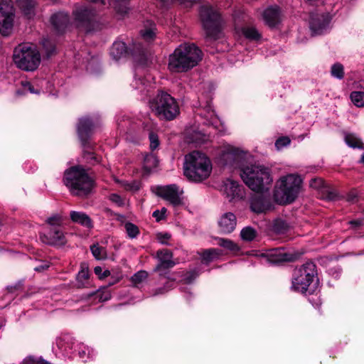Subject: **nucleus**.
I'll return each mask as SVG.
<instances>
[{
	"instance_id": "f257e3e1",
	"label": "nucleus",
	"mask_w": 364,
	"mask_h": 364,
	"mask_svg": "<svg viewBox=\"0 0 364 364\" xmlns=\"http://www.w3.org/2000/svg\"><path fill=\"white\" fill-rule=\"evenodd\" d=\"M202 59L201 50L193 43H183L168 56V69L173 73L187 72Z\"/></svg>"
},
{
	"instance_id": "f03ea898",
	"label": "nucleus",
	"mask_w": 364,
	"mask_h": 364,
	"mask_svg": "<svg viewBox=\"0 0 364 364\" xmlns=\"http://www.w3.org/2000/svg\"><path fill=\"white\" fill-rule=\"evenodd\" d=\"M184 175L191 181L200 182L212 172V163L203 152L193 151L185 156Z\"/></svg>"
},
{
	"instance_id": "7ed1b4c3",
	"label": "nucleus",
	"mask_w": 364,
	"mask_h": 364,
	"mask_svg": "<svg viewBox=\"0 0 364 364\" xmlns=\"http://www.w3.org/2000/svg\"><path fill=\"white\" fill-rule=\"evenodd\" d=\"M240 176L251 190L258 193L269 190L273 181L269 168L260 164H251L243 167Z\"/></svg>"
},
{
	"instance_id": "20e7f679",
	"label": "nucleus",
	"mask_w": 364,
	"mask_h": 364,
	"mask_svg": "<svg viewBox=\"0 0 364 364\" xmlns=\"http://www.w3.org/2000/svg\"><path fill=\"white\" fill-rule=\"evenodd\" d=\"M63 183L70 193L78 196H87L93 187L94 181L81 166H73L64 173Z\"/></svg>"
},
{
	"instance_id": "39448f33",
	"label": "nucleus",
	"mask_w": 364,
	"mask_h": 364,
	"mask_svg": "<svg viewBox=\"0 0 364 364\" xmlns=\"http://www.w3.org/2000/svg\"><path fill=\"white\" fill-rule=\"evenodd\" d=\"M300 176L290 173L282 176L277 182L274 198L279 204H289L298 197L302 187Z\"/></svg>"
},
{
	"instance_id": "423d86ee",
	"label": "nucleus",
	"mask_w": 364,
	"mask_h": 364,
	"mask_svg": "<svg viewBox=\"0 0 364 364\" xmlns=\"http://www.w3.org/2000/svg\"><path fill=\"white\" fill-rule=\"evenodd\" d=\"M13 60L19 69L24 71H34L40 65L41 57L36 46L24 43L14 48Z\"/></svg>"
},
{
	"instance_id": "0eeeda50",
	"label": "nucleus",
	"mask_w": 364,
	"mask_h": 364,
	"mask_svg": "<svg viewBox=\"0 0 364 364\" xmlns=\"http://www.w3.org/2000/svg\"><path fill=\"white\" fill-rule=\"evenodd\" d=\"M316 267L313 262H306L302 265L295 273L292 279L291 289L297 292L306 293L312 290L318 283Z\"/></svg>"
},
{
	"instance_id": "6e6552de",
	"label": "nucleus",
	"mask_w": 364,
	"mask_h": 364,
	"mask_svg": "<svg viewBox=\"0 0 364 364\" xmlns=\"http://www.w3.org/2000/svg\"><path fill=\"white\" fill-rule=\"evenodd\" d=\"M150 107L161 119L171 120L179 113L178 105L175 99L169 94L159 92L150 101Z\"/></svg>"
},
{
	"instance_id": "1a4fd4ad",
	"label": "nucleus",
	"mask_w": 364,
	"mask_h": 364,
	"mask_svg": "<svg viewBox=\"0 0 364 364\" xmlns=\"http://www.w3.org/2000/svg\"><path fill=\"white\" fill-rule=\"evenodd\" d=\"M200 16L207 37L213 39L218 38L221 30L219 14L212 7L202 6L200 10Z\"/></svg>"
},
{
	"instance_id": "9d476101",
	"label": "nucleus",
	"mask_w": 364,
	"mask_h": 364,
	"mask_svg": "<svg viewBox=\"0 0 364 364\" xmlns=\"http://www.w3.org/2000/svg\"><path fill=\"white\" fill-rule=\"evenodd\" d=\"M14 9L11 0H0V32L8 36L12 29Z\"/></svg>"
},
{
	"instance_id": "9b49d317",
	"label": "nucleus",
	"mask_w": 364,
	"mask_h": 364,
	"mask_svg": "<svg viewBox=\"0 0 364 364\" xmlns=\"http://www.w3.org/2000/svg\"><path fill=\"white\" fill-rule=\"evenodd\" d=\"M154 192L157 196L168 200L173 205H178L181 203V196L183 191H180L175 184L156 186Z\"/></svg>"
},
{
	"instance_id": "f8f14e48",
	"label": "nucleus",
	"mask_w": 364,
	"mask_h": 364,
	"mask_svg": "<svg viewBox=\"0 0 364 364\" xmlns=\"http://www.w3.org/2000/svg\"><path fill=\"white\" fill-rule=\"evenodd\" d=\"M247 152L230 145L224 146L219 155V161L223 165H232L243 159Z\"/></svg>"
},
{
	"instance_id": "ddd939ff",
	"label": "nucleus",
	"mask_w": 364,
	"mask_h": 364,
	"mask_svg": "<svg viewBox=\"0 0 364 364\" xmlns=\"http://www.w3.org/2000/svg\"><path fill=\"white\" fill-rule=\"evenodd\" d=\"M220 191L230 201L242 199L245 196L243 188L232 178H227L223 182Z\"/></svg>"
},
{
	"instance_id": "4468645a",
	"label": "nucleus",
	"mask_w": 364,
	"mask_h": 364,
	"mask_svg": "<svg viewBox=\"0 0 364 364\" xmlns=\"http://www.w3.org/2000/svg\"><path fill=\"white\" fill-rule=\"evenodd\" d=\"M41 240L48 245H60L65 242L64 234L60 228L43 227Z\"/></svg>"
},
{
	"instance_id": "2eb2a0df",
	"label": "nucleus",
	"mask_w": 364,
	"mask_h": 364,
	"mask_svg": "<svg viewBox=\"0 0 364 364\" xmlns=\"http://www.w3.org/2000/svg\"><path fill=\"white\" fill-rule=\"evenodd\" d=\"M330 17L328 14H312L309 22L313 35L322 34L328 28Z\"/></svg>"
},
{
	"instance_id": "dca6fc26",
	"label": "nucleus",
	"mask_w": 364,
	"mask_h": 364,
	"mask_svg": "<svg viewBox=\"0 0 364 364\" xmlns=\"http://www.w3.org/2000/svg\"><path fill=\"white\" fill-rule=\"evenodd\" d=\"M75 18L79 26L87 27L95 18V12L86 6L77 7L74 11Z\"/></svg>"
},
{
	"instance_id": "f3484780",
	"label": "nucleus",
	"mask_w": 364,
	"mask_h": 364,
	"mask_svg": "<svg viewBox=\"0 0 364 364\" xmlns=\"http://www.w3.org/2000/svg\"><path fill=\"white\" fill-rule=\"evenodd\" d=\"M262 18L269 27L277 26L281 21V12L278 6H269L262 12Z\"/></svg>"
},
{
	"instance_id": "a211bd4d",
	"label": "nucleus",
	"mask_w": 364,
	"mask_h": 364,
	"mask_svg": "<svg viewBox=\"0 0 364 364\" xmlns=\"http://www.w3.org/2000/svg\"><path fill=\"white\" fill-rule=\"evenodd\" d=\"M236 217L232 213H224L218 221L220 232L224 234L232 232L236 227Z\"/></svg>"
},
{
	"instance_id": "6ab92c4d",
	"label": "nucleus",
	"mask_w": 364,
	"mask_h": 364,
	"mask_svg": "<svg viewBox=\"0 0 364 364\" xmlns=\"http://www.w3.org/2000/svg\"><path fill=\"white\" fill-rule=\"evenodd\" d=\"M251 210L257 213H265L271 209L269 200L262 196H254L250 200Z\"/></svg>"
},
{
	"instance_id": "aec40b11",
	"label": "nucleus",
	"mask_w": 364,
	"mask_h": 364,
	"mask_svg": "<svg viewBox=\"0 0 364 364\" xmlns=\"http://www.w3.org/2000/svg\"><path fill=\"white\" fill-rule=\"evenodd\" d=\"M157 257L159 262L155 269L156 271L169 269L176 264V263L173 261V254L168 250H162L158 251Z\"/></svg>"
},
{
	"instance_id": "412c9836",
	"label": "nucleus",
	"mask_w": 364,
	"mask_h": 364,
	"mask_svg": "<svg viewBox=\"0 0 364 364\" xmlns=\"http://www.w3.org/2000/svg\"><path fill=\"white\" fill-rule=\"evenodd\" d=\"M71 220L87 228H92V221L91 218L85 213L81 211L72 210L70 213Z\"/></svg>"
},
{
	"instance_id": "4be33fe9",
	"label": "nucleus",
	"mask_w": 364,
	"mask_h": 364,
	"mask_svg": "<svg viewBox=\"0 0 364 364\" xmlns=\"http://www.w3.org/2000/svg\"><path fill=\"white\" fill-rule=\"evenodd\" d=\"M50 22L58 31H61L68 24L69 17L65 12H58L51 16Z\"/></svg>"
},
{
	"instance_id": "5701e85b",
	"label": "nucleus",
	"mask_w": 364,
	"mask_h": 364,
	"mask_svg": "<svg viewBox=\"0 0 364 364\" xmlns=\"http://www.w3.org/2000/svg\"><path fill=\"white\" fill-rule=\"evenodd\" d=\"M271 261L274 263L291 262L296 258L291 253L286 252L282 248L275 249L270 254Z\"/></svg>"
},
{
	"instance_id": "b1692460",
	"label": "nucleus",
	"mask_w": 364,
	"mask_h": 364,
	"mask_svg": "<svg viewBox=\"0 0 364 364\" xmlns=\"http://www.w3.org/2000/svg\"><path fill=\"white\" fill-rule=\"evenodd\" d=\"M93 127L92 122L88 117L81 118L77 125V132L81 140H85L90 133Z\"/></svg>"
},
{
	"instance_id": "393cba45",
	"label": "nucleus",
	"mask_w": 364,
	"mask_h": 364,
	"mask_svg": "<svg viewBox=\"0 0 364 364\" xmlns=\"http://www.w3.org/2000/svg\"><path fill=\"white\" fill-rule=\"evenodd\" d=\"M127 48L124 42L122 41H115L111 48L110 55L113 59L118 60L126 56Z\"/></svg>"
},
{
	"instance_id": "a878e982",
	"label": "nucleus",
	"mask_w": 364,
	"mask_h": 364,
	"mask_svg": "<svg viewBox=\"0 0 364 364\" xmlns=\"http://www.w3.org/2000/svg\"><path fill=\"white\" fill-rule=\"evenodd\" d=\"M199 254L201 257L202 262L208 264L218 258L222 255V252L219 249L210 248L205 250Z\"/></svg>"
},
{
	"instance_id": "bb28decb",
	"label": "nucleus",
	"mask_w": 364,
	"mask_h": 364,
	"mask_svg": "<svg viewBox=\"0 0 364 364\" xmlns=\"http://www.w3.org/2000/svg\"><path fill=\"white\" fill-rule=\"evenodd\" d=\"M18 4L28 18H30L34 15L35 1L33 0H18Z\"/></svg>"
},
{
	"instance_id": "cd10ccee",
	"label": "nucleus",
	"mask_w": 364,
	"mask_h": 364,
	"mask_svg": "<svg viewBox=\"0 0 364 364\" xmlns=\"http://www.w3.org/2000/svg\"><path fill=\"white\" fill-rule=\"evenodd\" d=\"M344 140L346 144L352 148H363V142L359 138L354 134L346 133L344 136Z\"/></svg>"
},
{
	"instance_id": "c85d7f7f",
	"label": "nucleus",
	"mask_w": 364,
	"mask_h": 364,
	"mask_svg": "<svg viewBox=\"0 0 364 364\" xmlns=\"http://www.w3.org/2000/svg\"><path fill=\"white\" fill-rule=\"evenodd\" d=\"M129 0H110V5L117 13L126 14L129 9L128 4Z\"/></svg>"
},
{
	"instance_id": "c756f323",
	"label": "nucleus",
	"mask_w": 364,
	"mask_h": 364,
	"mask_svg": "<svg viewBox=\"0 0 364 364\" xmlns=\"http://www.w3.org/2000/svg\"><path fill=\"white\" fill-rule=\"evenodd\" d=\"M46 222V224L44 227L60 228L63 222V218L60 214H53L48 217Z\"/></svg>"
},
{
	"instance_id": "7c9ffc66",
	"label": "nucleus",
	"mask_w": 364,
	"mask_h": 364,
	"mask_svg": "<svg viewBox=\"0 0 364 364\" xmlns=\"http://www.w3.org/2000/svg\"><path fill=\"white\" fill-rule=\"evenodd\" d=\"M148 278V272L144 270H140L136 272L132 277L131 282L133 286L138 287Z\"/></svg>"
},
{
	"instance_id": "2f4dec72",
	"label": "nucleus",
	"mask_w": 364,
	"mask_h": 364,
	"mask_svg": "<svg viewBox=\"0 0 364 364\" xmlns=\"http://www.w3.org/2000/svg\"><path fill=\"white\" fill-rule=\"evenodd\" d=\"M158 165V159L155 155L150 154L145 156L144 159V168L146 171H151Z\"/></svg>"
},
{
	"instance_id": "473e14b6",
	"label": "nucleus",
	"mask_w": 364,
	"mask_h": 364,
	"mask_svg": "<svg viewBox=\"0 0 364 364\" xmlns=\"http://www.w3.org/2000/svg\"><path fill=\"white\" fill-rule=\"evenodd\" d=\"M290 226L284 220L279 218L274 221L272 229L277 233H283L289 229Z\"/></svg>"
},
{
	"instance_id": "72a5a7b5",
	"label": "nucleus",
	"mask_w": 364,
	"mask_h": 364,
	"mask_svg": "<svg viewBox=\"0 0 364 364\" xmlns=\"http://www.w3.org/2000/svg\"><path fill=\"white\" fill-rule=\"evenodd\" d=\"M90 250L94 257L97 259H104L107 257L106 250L99 246L98 244L93 245L90 247Z\"/></svg>"
},
{
	"instance_id": "f704fd0d",
	"label": "nucleus",
	"mask_w": 364,
	"mask_h": 364,
	"mask_svg": "<svg viewBox=\"0 0 364 364\" xmlns=\"http://www.w3.org/2000/svg\"><path fill=\"white\" fill-rule=\"evenodd\" d=\"M352 102L358 107H364V92L359 91L352 92L350 94Z\"/></svg>"
},
{
	"instance_id": "c9c22d12",
	"label": "nucleus",
	"mask_w": 364,
	"mask_h": 364,
	"mask_svg": "<svg viewBox=\"0 0 364 364\" xmlns=\"http://www.w3.org/2000/svg\"><path fill=\"white\" fill-rule=\"evenodd\" d=\"M256 235V230L251 227H245L240 232V237L245 241H252Z\"/></svg>"
},
{
	"instance_id": "e433bc0d",
	"label": "nucleus",
	"mask_w": 364,
	"mask_h": 364,
	"mask_svg": "<svg viewBox=\"0 0 364 364\" xmlns=\"http://www.w3.org/2000/svg\"><path fill=\"white\" fill-rule=\"evenodd\" d=\"M124 228L128 237L131 239L136 238L139 235L138 227L132 223H126L124 224Z\"/></svg>"
},
{
	"instance_id": "4c0bfd02",
	"label": "nucleus",
	"mask_w": 364,
	"mask_h": 364,
	"mask_svg": "<svg viewBox=\"0 0 364 364\" xmlns=\"http://www.w3.org/2000/svg\"><path fill=\"white\" fill-rule=\"evenodd\" d=\"M150 27L141 30L140 33L142 38L146 41H152L155 37V26L151 23H149Z\"/></svg>"
},
{
	"instance_id": "58836bf2",
	"label": "nucleus",
	"mask_w": 364,
	"mask_h": 364,
	"mask_svg": "<svg viewBox=\"0 0 364 364\" xmlns=\"http://www.w3.org/2000/svg\"><path fill=\"white\" fill-rule=\"evenodd\" d=\"M218 244L227 250H229L230 251H237L239 250L238 246L230 240L225 238H218Z\"/></svg>"
},
{
	"instance_id": "ea45409f",
	"label": "nucleus",
	"mask_w": 364,
	"mask_h": 364,
	"mask_svg": "<svg viewBox=\"0 0 364 364\" xmlns=\"http://www.w3.org/2000/svg\"><path fill=\"white\" fill-rule=\"evenodd\" d=\"M243 35L248 39L257 40L260 37L258 31L253 27H247L242 29Z\"/></svg>"
},
{
	"instance_id": "a19ab883",
	"label": "nucleus",
	"mask_w": 364,
	"mask_h": 364,
	"mask_svg": "<svg viewBox=\"0 0 364 364\" xmlns=\"http://www.w3.org/2000/svg\"><path fill=\"white\" fill-rule=\"evenodd\" d=\"M331 73L333 77L342 79L344 75L343 66L340 63H335L331 67Z\"/></svg>"
},
{
	"instance_id": "79ce46f5",
	"label": "nucleus",
	"mask_w": 364,
	"mask_h": 364,
	"mask_svg": "<svg viewBox=\"0 0 364 364\" xmlns=\"http://www.w3.org/2000/svg\"><path fill=\"white\" fill-rule=\"evenodd\" d=\"M89 278V269L87 267H82L81 270L78 272L77 279L82 286H84V282L87 281Z\"/></svg>"
},
{
	"instance_id": "37998d69",
	"label": "nucleus",
	"mask_w": 364,
	"mask_h": 364,
	"mask_svg": "<svg viewBox=\"0 0 364 364\" xmlns=\"http://www.w3.org/2000/svg\"><path fill=\"white\" fill-rule=\"evenodd\" d=\"M123 186L126 190L131 191H137L141 188V183L136 181H133L132 182H124Z\"/></svg>"
},
{
	"instance_id": "c03bdc74",
	"label": "nucleus",
	"mask_w": 364,
	"mask_h": 364,
	"mask_svg": "<svg viewBox=\"0 0 364 364\" xmlns=\"http://www.w3.org/2000/svg\"><path fill=\"white\" fill-rule=\"evenodd\" d=\"M291 141L289 137L283 136L279 138L275 142V146L277 149H282L284 147L288 146L290 144Z\"/></svg>"
},
{
	"instance_id": "a18cd8bd",
	"label": "nucleus",
	"mask_w": 364,
	"mask_h": 364,
	"mask_svg": "<svg viewBox=\"0 0 364 364\" xmlns=\"http://www.w3.org/2000/svg\"><path fill=\"white\" fill-rule=\"evenodd\" d=\"M150 148L152 150L156 149L159 145V137L156 134L151 133L149 134Z\"/></svg>"
},
{
	"instance_id": "49530a36",
	"label": "nucleus",
	"mask_w": 364,
	"mask_h": 364,
	"mask_svg": "<svg viewBox=\"0 0 364 364\" xmlns=\"http://www.w3.org/2000/svg\"><path fill=\"white\" fill-rule=\"evenodd\" d=\"M21 85L24 89V90L29 91L31 93L33 94H39L41 90H35L33 87V85L28 81H23L21 82Z\"/></svg>"
},
{
	"instance_id": "de8ad7c7",
	"label": "nucleus",
	"mask_w": 364,
	"mask_h": 364,
	"mask_svg": "<svg viewBox=\"0 0 364 364\" xmlns=\"http://www.w3.org/2000/svg\"><path fill=\"white\" fill-rule=\"evenodd\" d=\"M323 183L324 182L321 178H314L310 181V186L316 189H319L323 186Z\"/></svg>"
},
{
	"instance_id": "09e8293b",
	"label": "nucleus",
	"mask_w": 364,
	"mask_h": 364,
	"mask_svg": "<svg viewBox=\"0 0 364 364\" xmlns=\"http://www.w3.org/2000/svg\"><path fill=\"white\" fill-rule=\"evenodd\" d=\"M171 238V235L168 233H159L157 235V240L163 245H168V241Z\"/></svg>"
},
{
	"instance_id": "8fccbe9b",
	"label": "nucleus",
	"mask_w": 364,
	"mask_h": 364,
	"mask_svg": "<svg viewBox=\"0 0 364 364\" xmlns=\"http://www.w3.org/2000/svg\"><path fill=\"white\" fill-rule=\"evenodd\" d=\"M109 198L112 202L116 203L119 206H121L124 204L123 199L121 198L120 196L116 193L111 194Z\"/></svg>"
},
{
	"instance_id": "3c124183",
	"label": "nucleus",
	"mask_w": 364,
	"mask_h": 364,
	"mask_svg": "<svg viewBox=\"0 0 364 364\" xmlns=\"http://www.w3.org/2000/svg\"><path fill=\"white\" fill-rule=\"evenodd\" d=\"M166 209L163 208L161 210H156L153 213V217H154L156 221H159L165 218V213Z\"/></svg>"
},
{
	"instance_id": "603ef678",
	"label": "nucleus",
	"mask_w": 364,
	"mask_h": 364,
	"mask_svg": "<svg viewBox=\"0 0 364 364\" xmlns=\"http://www.w3.org/2000/svg\"><path fill=\"white\" fill-rule=\"evenodd\" d=\"M135 89L139 90L140 91H143V87H146L145 82H143L141 79H135L134 84L133 85Z\"/></svg>"
},
{
	"instance_id": "864d4df0",
	"label": "nucleus",
	"mask_w": 364,
	"mask_h": 364,
	"mask_svg": "<svg viewBox=\"0 0 364 364\" xmlns=\"http://www.w3.org/2000/svg\"><path fill=\"white\" fill-rule=\"evenodd\" d=\"M21 364H38V359H36L32 356L26 357Z\"/></svg>"
},
{
	"instance_id": "5fc2aeb1",
	"label": "nucleus",
	"mask_w": 364,
	"mask_h": 364,
	"mask_svg": "<svg viewBox=\"0 0 364 364\" xmlns=\"http://www.w3.org/2000/svg\"><path fill=\"white\" fill-rule=\"evenodd\" d=\"M357 198H358V193L355 191H350L347 195V200L349 202H351V203H354L356 200Z\"/></svg>"
},
{
	"instance_id": "6e6d98bb",
	"label": "nucleus",
	"mask_w": 364,
	"mask_h": 364,
	"mask_svg": "<svg viewBox=\"0 0 364 364\" xmlns=\"http://www.w3.org/2000/svg\"><path fill=\"white\" fill-rule=\"evenodd\" d=\"M179 4L183 5L185 7H191L194 3H196V0H178Z\"/></svg>"
},
{
	"instance_id": "4d7b16f0",
	"label": "nucleus",
	"mask_w": 364,
	"mask_h": 364,
	"mask_svg": "<svg viewBox=\"0 0 364 364\" xmlns=\"http://www.w3.org/2000/svg\"><path fill=\"white\" fill-rule=\"evenodd\" d=\"M195 135H196V139L194 140V141L196 143H202L205 141V136L203 134H201L200 132H196L195 133Z\"/></svg>"
},
{
	"instance_id": "13d9d810",
	"label": "nucleus",
	"mask_w": 364,
	"mask_h": 364,
	"mask_svg": "<svg viewBox=\"0 0 364 364\" xmlns=\"http://www.w3.org/2000/svg\"><path fill=\"white\" fill-rule=\"evenodd\" d=\"M110 298H111L110 293L109 292H105V293H103L100 296V301H106L109 300Z\"/></svg>"
},
{
	"instance_id": "bf43d9fd",
	"label": "nucleus",
	"mask_w": 364,
	"mask_h": 364,
	"mask_svg": "<svg viewBox=\"0 0 364 364\" xmlns=\"http://www.w3.org/2000/svg\"><path fill=\"white\" fill-rule=\"evenodd\" d=\"M87 351L88 355L90 354V350L88 347H84V349L79 352V355L81 358L84 359L85 354Z\"/></svg>"
},
{
	"instance_id": "052dcab7",
	"label": "nucleus",
	"mask_w": 364,
	"mask_h": 364,
	"mask_svg": "<svg viewBox=\"0 0 364 364\" xmlns=\"http://www.w3.org/2000/svg\"><path fill=\"white\" fill-rule=\"evenodd\" d=\"M94 272L95 273V274H97L98 276V277L102 279V269L101 267H95V269H94Z\"/></svg>"
},
{
	"instance_id": "680f3d73",
	"label": "nucleus",
	"mask_w": 364,
	"mask_h": 364,
	"mask_svg": "<svg viewBox=\"0 0 364 364\" xmlns=\"http://www.w3.org/2000/svg\"><path fill=\"white\" fill-rule=\"evenodd\" d=\"M85 157L87 159V160L96 161V158H95L94 154L92 152H88L86 154H85Z\"/></svg>"
},
{
	"instance_id": "e2e57ef3",
	"label": "nucleus",
	"mask_w": 364,
	"mask_h": 364,
	"mask_svg": "<svg viewBox=\"0 0 364 364\" xmlns=\"http://www.w3.org/2000/svg\"><path fill=\"white\" fill-rule=\"evenodd\" d=\"M48 267V265L47 264H45L43 265H39L34 268L35 271L41 272L46 269Z\"/></svg>"
},
{
	"instance_id": "0e129e2a",
	"label": "nucleus",
	"mask_w": 364,
	"mask_h": 364,
	"mask_svg": "<svg viewBox=\"0 0 364 364\" xmlns=\"http://www.w3.org/2000/svg\"><path fill=\"white\" fill-rule=\"evenodd\" d=\"M162 6H166L169 4L174 2L176 0H157Z\"/></svg>"
},
{
	"instance_id": "69168bd1",
	"label": "nucleus",
	"mask_w": 364,
	"mask_h": 364,
	"mask_svg": "<svg viewBox=\"0 0 364 364\" xmlns=\"http://www.w3.org/2000/svg\"><path fill=\"white\" fill-rule=\"evenodd\" d=\"M196 274H195L194 273H191V277H186V280L188 283H190L191 282V281L195 279L196 277Z\"/></svg>"
},
{
	"instance_id": "338daca9",
	"label": "nucleus",
	"mask_w": 364,
	"mask_h": 364,
	"mask_svg": "<svg viewBox=\"0 0 364 364\" xmlns=\"http://www.w3.org/2000/svg\"><path fill=\"white\" fill-rule=\"evenodd\" d=\"M110 274V272L109 270H105L102 274V279H104L107 277H108Z\"/></svg>"
},
{
	"instance_id": "774afa93",
	"label": "nucleus",
	"mask_w": 364,
	"mask_h": 364,
	"mask_svg": "<svg viewBox=\"0 0 364 364\" xmlns=\"http://www.w3.org/2000/svg\"><path fill=\"white\" fill-rule=\"evenodd\" d=\"M38 364H50V363L47 362L45 360L43 359H38Z\"/></svg>"
}]
</instances>
